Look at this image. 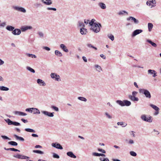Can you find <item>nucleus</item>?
Here are the masks:
<instances>
[{
    "label": "nucleus",
    "instance_id": "f257e3e1",
    "mask_svg": "<svg viewBox=\"0 0 161 161\" xmlns=\"http://www.w3.org/2000/svg\"><path fill=\"white\" fill-rule=\"evenodd\" d=\"M140 93L144 94L147 98L150 99L151 97V93L147 89H139Z\"/></svg>",
    "mask_w": 161,
    "mask_h": 161
},
{
    "label": "nucleus",
    "instance_id": "f03ea898",
    "mask_svg": "<svg viewBox=\"0 0 161 161\" xmlns=\"http://www.w3.org/2000/svg\"><path fill=\"white\" fill-rule=\"evenodd\" d=\"M138 92L136 91H133L132 92V95H129L128 97L129 99L132 101H138L139 98L136 97V95L137 94Z\"/></svg>",
    "mask_w": 161,
    "mask_h": 161
},
{
    "label": "nucleus",
    "instance_id": "7ed1b4c3",
    "mask_svg": "<svg viewBox=\"0 0 161 161\" xmlns=\"http://www.w3.org/2000/svg\"><path fill=\"white\" fill-rule=\"evenodd\" d=\"M102 27L100 23H98L96 24L95 25L91 26V29L94 32L97 33L100 31V27Z\"/></svg>",
    "mask_w": 161,
    "mask_h": 161
},
{
    "label": "nucleus",
    "instance_id": "20e7f679",
    "mask_svg": "<svg viewBox=\"0 0 161 161\" xmlns=\"http://www.w3.org/2000/svg\"><path fill=\"white\" fill-rule=\"evenodd\" d=\"M13 157L14 158H15L18 159H27L26 161H33L32 160L30 159H28L30 158L29 157H27L25 156H24L21 154H18L16 155H14L13 156Z\"/></svg>",
    "mask_w": 161,
    "mask_h": 161
},
{
    "label": "nucleus",
    "instance_id": "39448f33",
    "mask_svg": "<svg viewBox=\"0 0 161 161\" xmlns=\"http://www.w3.org/2000/svg\"><path fill=\"white\" fill-rule=\"evenodd\" d=\"M151 116H149L147 118L146 115L145 114L142 115L141 116V119L145 121L149 122H152V120L151 119Z\"/></svg>",
    "mask_w": 161,
    "mask_h": 161
},
{
    "label": "nucleus",
    "instance_id": "423d86ee",
    "mask_svg": "<svg viewBox=\"0 0 161 161\" xmlns=\"http://www.w3.org/2000/svg\"><path fill=\"white\" fill-rule=\"evenodd\" d=\"M50 76L52 78L57 81H61L60 77L59 75L55 73H52L50 74Z\"/></svg>",
    "mask_w": 161,
    "mask_h": 161
},
{
    "label": "nucleus",
    "instance_id": "0eeeda50",
    "mask_svg": "<svg viewBox=\"0 0 161 161\" xmlns=\"http://www.w3.org/2000/svg\"><path fill=\"white\" fill-rule=\"evenodd\" d=\"M156 3V2L155 0H148L146 2L147 5L151 6V8L155 7Z\"/></svg>",
    "mask_w": 161,
    "mask_h": 161
},
{
    "label": "nucleus",
    "instance_id": "6e6552de",
    "mask_svg": "<svg viewBox=\"0 0 161 161\" xmlns=\"http://www.w3.org/2000/svg\"><path fill=\"white\" fill-rule=\"evenodd\" d=\"M13 8L15 10L20 11L23 13H25L26 12V9L22 7L13 6Z\"/></svg>",
    "mask_w": 161,
    "mask_h": 161
},
{
    "label": "nucleus",
    "instance_id": "1a4fd4ad",
    "mask_svg": "<svg viewBox=\"0 0 161 161\" xmlns=\"http://www.w3.org/2000/svg\"><path fill=\"white\" fill-rule=\"evenodd\" d=\"M41 112L45 115L47 116L50 117H53L54 116V112H50L42 110Z\"/></svg>",
    "mask_w": 161,
    "mask_h": 161
},
{
    "label": "nucleus",
    "instance_id": "9d476101",
    "mask_svg": "<svg viewBox=\"0 0 161 161\" xmlns=\"http://www.w3.org/2000/svg\"><path fill=\"white\" fill-rule=\"evenodd\" d=\"M126 19L127 21L131 20L133 21L134 23L136 24H137L139 23V20L133 17L130 16L127 18Z\"/></svg>",
    "mask_w": 161,
    "mask_h": 161
},
{
    "label": "nucleus",
    "instance_id": "9b49d317",
    "mask_svg": "<svg viewBox=\"0 0 161 161\" xmlns=\"http://www.w3.org/2000/svg\"><path fill=\"white\" fill-rule=\"evenodd\" d=\"M52 146L53 147L58 149L62 150L63 149L62 146L60 144L58 143H52Z\"/></svg>",
    "mask_w": 161,
    "mask_h": 161
},
{
    "label": "nucleus",
    "instance_id": "f8f14e48",
    "mask_svg": "<svg viewBox=\"0 0 161 161\" xmlns=\"http://www.w3.org/2000/svg\"><path fill=\"white\" fill-rule=\"evenodd\" d=\"M143 31L141 29H137L134 31L132 32V37H134L137 35L139 34L140 33H142V32Z\"/></svg>",
    "mask_w": 161,
    "mask_h": 161
},
{
    "label": "nucleus",
    "instance_id": "ddd939ff",
    "mask_svg": "<svg viewBox=\"0 0 161 161\" xmlns=\"http://www.w3.org/2000/svg\"><path fill=\"white\" fill-rule=\"evenodd\" d=\"M21 33V30L19 29H15L12 32V34L14 35H19Z\"/></svg>",
    "mask_w": 161,
    "mask_h": 161
},
{
    "label": "nucleus",
    "instance_id": "4468645a",
    "mask_svg": "<svg viewBox=\"0 0 161 161\" xmlns=\"http://www.w3.org/2000/svg\"><path fill=\"white\" fill-rule=\"evenodd\" d=\"M32 27L30 26H24L21 28V30L23 32L25 31L31 29Z\"/></svg>",
    "mask_w": 161,
    "mask_h": 161
},
{
    "label": "nucleus",
    "instance_id": "2eb2a0df",
    "mask_svg": "<svg viewBox=\"0 0 161 161\" xmlns=\"http://www.w3.org/2000/svg\"><path fill=\"white\" fill-rule=\"evenodd\" d=\"M147 72L148 74L153 75V76L154 77H155L157 75H156L157 73L154 70L150 69L148 70Z\"/></svg>",
    "mask_w": 161,
    "mask_h": 161
},
{
    "label": "nucleus",
    "instance_id": "dca6fc26",
    "mask_svg": "<svg viewBox=\"0 0 161 161\" xmlns=\"http://www.w3.org/2000/svg\"><path fill=\"white\" fill-rule=\"evenodd\" d=\"M60 48L65 53H68L69 52L68 49L67 48L66 46L64 44H62L60 45Z\"/></svg>",
    "mask_w": 161,
    "mask_h": 161
},
{
    "label": "nucleus",
    "instance_id": "f3484780",
    "mask_svg": "<svg viewBox=\"0 0 161 161\" xmlns=\"http://www.w3.org/2000/svg\"><path fill=\"white\" fill-rule=\"evenodd\" d=\"M37 83L40 86H44L46 85V83L42 79H38L37 80Z\"/></svg>",
    "mask_w": 161,
    "mask_h": 161
},
{
    "label": "nucleus",
    "instance_id": "a211bd4d",
    "mask_svg": "<svg viewBox=\"0 0 161 161\" xmlns=\"http://www.w3.org/2000/svg\"><path fill=\"white\" fill-rule=\"evenodd\" d=\"M16 115L26 116L27 114L25 113L18 111H15L13 112Z\"/></svg>",
    "mask_w": 161,
    "mask_h": 161
},
{
    "label": "nucleus",
    "instance_id": "6ab92c4d",
    "mask_svg": "<svg viewBox=\"0 0 161 161\" xmlns=\"http://www.w3.org/2000/svg\"><path fill=\"white\" fill-rule=\"evenodd\" d=\"M42 2L43 3L47 5H50L53 3L52 0H46L45 1L44 0H42Z\"/></svg>",
    "mask_w": 161,
    "mask_h": 161
},
{
    "label": "nucleus",
    "instance_id": "aec40b11",
    "mask_svg": "<svg viewBox=\"0 0 161 161\" xmlns=\"http://www.w3.org/2000/svg\"><path fill=\"white\" fill-rule=\"evenodd\" d=\"M80 32L82 35H86L87 32V30L84 28H82L80 29Z\"/></svg>",
    "mask_w": 161,
    "mask_h": 161
},
{
    "label": "nucleus",
    "instance_id": "412c9836",
    "mask_svg": "<svg viewBox=\"0 0 161 161\" xmlns=\"http://www.w3.org/2000/svg\"><path fill=\"white\" fill-rule=\"evenodd\" d=\"M67 155L72 158H76V156L72 152H68L67 153Z\"/></svg>",
    "mask_w": 161,
    "mask_h": 161
},
{
    "label": "nucleus",
    "instance_id": "4be33fe9",
    "mask_svg": "<svg viewBox=\"0 0 161 161\" xmlns=\"http://www.w3.org/2000/svg\"><path fill=\"white\" fill-rule=\"evenodd\" d=\"M124 100L122 101L120 100H117L116 101V103L121 106H124Z\"/></svg>",
    "mask_w": 161,
    "mask_h": 161
},
{
    "label": "nucleus",
    "instance_id": "5701e85b",
    "mask_svg": "<svg viewBox=\"0 0 161 161\" xmlns=\"http://www.w3.org/2000/svg\"><path fill=\"white\" fill-rule=\"evenodd\" d=\"M147 42L150 44L153 47H156L157 46V45L156 43L153 42L150 39L147 40Z\"/></svg>",
    "mask_w": 161,
    "mask_h": 161
},
{
    "label": "nucleus",
    "instance_id": "b1692460",
    "mask_svg": "<svg viewBox=\"0 0 161 161\" xmlns=\"http://www.w3.org/2000/svg\"><path fill=\"white\" fill-rule=\"evenodd\" d=\"M98 6L102 9H105L106 8V5L103 3H99Z\"/></svg>",
    "mask_w": 161,
    "mask_h": 161
},
{
    "label": "nucleus",
    "instance_id": "393cba45",
    "mask_svg": "<svg viewBox=\"0 0 161 161\" xmlns=\"http://www.w3.org/2000/svg\"><path fill=\"white\" fill-rule=\"evenodd\" d=\"M95 67L96 68V70L97 71L99 72L102 71V69L100 66L98 65H95Z\"/></svg>",
    "mask_w": 161,
    "mask_h": 161
},
{
    "label": "nucleus",
    "instance_id": "a878e982",
    "mask_svg": "<svg viewBox=\"0 0 161 161\" xmlns=\"http://www.w3.org/2000/svg\"><path fill=\"white\" fill-rule=\"evenodd\" d=\"M14 136L15 137L17 140H19L21 141H24V138L21 137L19 136L16 134L14 135Z\"/></svg>",
    "mask_w": 161,
    "mask_h": 161
},
{
    "label": "nucleus",
    "instance_id": "bb28decb",
    "mask_svg": "<svg viewBox=\"0 0 161 161\" xmlns=\"http://www.w3.org/2000/svg\"><path fill=\"white\" fill-rule=\"evenodd\" d=\"M150 106L153 108L156 111H158L159 110V108L158 107H157L156 106L154 105L153 104H150Z\"/></svg>",
    "mask_w": 161,
    "mask_h": 161
},
{
    "label": "nucleus",
    "instance_id": "cd10ccee",
    "mask_svg": "<svg viewBox=\"0 0 161 161\" xmlns=\"http://www.w3.org/2000/svg\"><path fill=\"white\" fill-rule=\"evenodd\" d=\"M6 29L8 31H12L14 29V27L10 25H8L6 27Z\"/></svg>",
    "mask_w": 161,
    "mask_h": 161
},
{
    "label": "nucleus",
    "instance_id": "c85d7f7f",
    "mask_svg": "<svg viewBox=\"0 0 161 161\" xmlns=\"http://www.w3.org/2000/svg\"><path fill=\"white\" fill-rule=\"evenodd\" d=\"M125 14H126L127 15L128 14V13L125 10H121L117 13L119 15H123Z\"/></svg>",
    "mask_w": 161,
    "mask_h": 161
},
{
    "label": "nucleus",
    "instance_id": "c756f323",
    "mask_svg": "<svg viewBox=\"0 0 161 161\" xmlns=\"http://www.w3.org/2000/svg\"><path fill=\"white\" fill-rule=\"evenodd\" d=\"M55 54L58 57H61L63 56L62 53L58 50H55Z\"/></svg>",
    "mask_w": 161,
    "mask_h": 161
},
{
    "label": "nucleus",
    "instance_id": "7c9ffc66",
    "mask_svg": "<svg viewBox=\"0 0 161 161\" xmlns=\"http://www.w3.org/2000/svg\"><path fill=\"white\" fill-rule=\"evenodd\" d=\"M124 102L125 106H129L131 104V102L127 100H124Z\"/></svg>",
    "mask_w": 161,
    "mask_h": 161
},
{
    "label": "nucleus",
    "instance_id": "2f4dec72",
    "mask_svg": "<svg viewBox=\"0 0 161 161\" xmlns=\"http://www.w3.org/2000/svg\"><path fill=\"white\" fill-rule=\"evenodd\" d=\"M95 21L96 20H95V19H92L91 21L89 22V24L90 25L92 26H93V25H95L96 24H97L96 22L95 23Z\"/></svg>",
    "mask_w": 161,
    "mask_h": 161
},
{
    "label": "nucleus",
    "instance_id": "473e14b6",
    "mask_svg": "<svg viewBox=\"0 0 161 161\" xmlns=\"http://www.w3.org/2000/svg\"><path fill=\"white\" fill-rule=\"evenodd\" d=\"M153 27V25L152 23H149L148 24V30L149 31H151Z\"/></svg>",
    "mask_w": 161,
    "mask_h": 161
},
{
    "label": "nucleus",
    "instance_id": "72a5a7b5",
    "mask_svg": "<svg viewBox=\"0 0 161 161\" xmlns=\"http://www.w3.org/2000/svg\"><path fill=\"white\" fill-rule=\"evenodd\" d=\"M8 144L13 146H17L18 145V143L16 142L13 141L8 142Z\"/></svg>",
    "mask_w": 161,
    "mask_h": 161
},
{
    "label": "nucleus",
    "instance_id": "f704fd0d",
    "mask_svg": "<svg viewBox=\"0 0 161 161\" xmlns=\"http://www.w3.org/2000/svg\"><path fill=\"white\" fill-rule=\"evenodd\" d=\"M9 90V88L4 86H0V90L2 91H8Z\"/></svg>",
    "mask_w": 161,
    "mask_h": 161
},
{
    "label": "nucleus",
    "instance_id": "c9c22d12",
    "mask_svg": "<svg viewBox=\"0 0 161 161\" xmlns=\"http://www.w3.org/2000/svg\"><path fill=\"white\" fill-rule=\"evenodd\" d=\"M25 130L26 131L30 132L35 133L36 132L35 130L31 128H25Z\"/></svg>",
    "mask_w": 161,
    "mask_h": 161
},
{
    "label": "nucleus",
    "instance_id": "e433bc0d",
    "mask_svg": "<svg viewBox=\"0 0 161 161\" xmlns=\"http://www.w3.org/2000/svg\"><path fill=\"white\" fill-rule=\"evenodd\" d=\"M104 115L108 119H111L112 118V116L107 112L104 113Z\"/></svg>",
    "mask_w": 161,
    "mask_h": 161
},
{
    "label": "nucleus",
    "instance_id": "4c0bfd02",
    "mask_svg": "<svg viewBox=\"0 0 161 161\" xmlns=\"http://www.w3.org/2000/svg\"><path fill=\"white\" fill-rule=\"evenodd\" d=\"M34 108L36 109H33V113L35 114H40V112L39 110L37 108Z\"/></svg>",
    "mask_w": 161,
    "mask_h": 161
},
{
    "label": "nucleus",
    "instance_id": "58836bf2",
    "mask_svg": "<svg viewBox=\"0 0 161 161\" xmlns=\"http://www.w3.org/2000/svg\"><path fill=\"white\" fill-rule=\"evenodd\" d=\"M5 121L8 123V125H13V121H11L9 119L5 120Z\"/></svg>",
    "mask_w": 161,
    "mask_h": 161
},
{
    "label": "nucleus",
    "instance_id": "ea45409f",
    "mask_svg": "<svg viewBox=\"0 0 161 161\" xmlns=\"http://www.w3.org/2000/svg\"><path fill=\"white\" fill-rule=\"evenodd\" d=\"M78 99L80 101L85 102H86L87 100V99L86 98L82 97H78Z\"/></svg>",
    "mask_w": 161,
    "mask_h": 161
},
{
    "label": "nucleus",
    "instance_id": "a19ab883",
    "mask_svg": "<svg viewBox=\"0 0 161 161\" xmlns=\"http://www.w3.org/2000/svg\"><path fill=\"white\" fill-rule=\"evenodd\" d=\"M86 45L89 48H93L96 50H97V47H95L91 44L88 43Z\"/></svg>",
    "mask_w": 161,
    "mask_h": 161
},
{
    "label": "nucleus",
    "instance_id": "79ce46f5",
    "mask_svg": "<svg viewBox=\"0 0 161 161\" xmlns=\"http://www.w3.org/2000/svg\"><path fill=\"white\" fill-rule=\"evenodd\" d=\"M33 152L34 153H39L41 154H44V152L40 150H34L33 151Z\"/></svg>",
    "mask_w": 161,
    "mask_h": 161
},
{
    "label": "nucleus",
    "instance_id": "37998d69",
    "mask_svg": "<svg viewBox=\"0 0 161 161\" xmlns=\"http://www.w3.org/2000/svg\"><path fill=\"white\" fill-rule=\"evenodd\" d=\"M33 109L36 110V109L34 108H27L26 109L25 111L30 112L31 113L33 112Z\"/></svg>",
    "mask_w": 161,
    "mask_h": 161
},
{
    "label": "nucleus",
    "instance_id": "c03bdc74",
    "mask_svg": "<svg viewBox=\"0 0 161 161\" xmlns=\"http://www.w3.org/2000/svg\"><path fill=\"white\" fill-rule=\"evenodd\" d=\"M26 55H27L29 57H31L32 58H36V55L32 54L27 53H26Z\"/></svg>",
    "mask_w": 161,
    "mask_h": 161
},
{
    "label": "nucleus",
    "instance_id": "a18cd8bd",
    "mask_svg": "<svg viewBox=\"0 0 161 161\" xmlns=\"http://www.w3.org/2000/svg\"><path fill=\"white\" fill-rule=\"evenodd\" d=\"M26 69L28 70L29 71L33 73H35V70L32 68H31L30 67H26Z\"/></svg>",
    "mask_w": 161,
    "mask_h": 161
},
{
    "label": "nucleus",
    "instance_id": "49530a36",
    "mask_svg": "<svg viewBox=\"0 0 161 161\" xmlns=\"http://www.w3.org/2000/svg\"><path fill=\"white\" fill-rule=\"evenodd\" d=\"M51 108L56 112H58L59 111L58 108L52 105L51 106Z\"/></svg>",
    "mask_w": 161,
    "mask_h": 161
},
{
    "label": "nucleus",
    "instance_id": "de8ad7c7",
    "mask_svg": "<svg viewBox=\"0 0 161 161\" xmlns=\"http://www.w3.org/2000/svg\"><path fill=\"white\" fill-rule=\"evenodd\" d=\"M78 24L79 26L81 27L82 28H84L85 25L84 23L81 21L78 22Z\"/></svg>",
    "mask_w": 161,
    "mask_h": 161
},
{
    "label": "nucleus",
    "instance_id": "09e8293b",
    "mask_svg": "<svg viewBox=\"0 0 161 161\" xmlns=\"http://www.w3.org/2000/svg\"><path fill=\"white\" fill-rule=\"evenodd\" d=\"M108 37L111 39L112 41H113L114 40V37L112 34H108Z\"/></svg>",
    "mask_w": 161,
    "mask_h": 161
},
{
    "label": "nucleus",
    "instance_id": "8fccbe9b",
    "mask_svg": "<svg viewBox=\"0 0 161 161\" xmlns=\"http://www.w3.org/2000/svg\"><path fill=\"white\" fill-rule=\"evenodd\" d=\"M117 124L118 125H121L123 127H125L127 125V124H125V125H124L123 122H118L117 123Z\"/></svg>",
    "mask_w": 161,
    "mask_h": 161
},
{
    "label": "nucleus",
    "instance_id": "3c124183",
    "mask_svg": "<svg viewBox=\"0 0 161 161\" xmlns=\"http://www.w3.org/2000/svg\"><path fill=\"white\" fill-rule=\"evenodd\" d=\"M6 25V23L5 22H3L1 23H0V28L4 27Z\"/></svg>",
    "mask_w": 161,
    "mask_h": 161
},
{
    "label": "nucleus",
    "instance_id": "603ef678",
    "mask_svg": "<svg viewBox=\"0 0 161 161\" xmlns=\"http://www.w3.org/2000/svg\"><path fill=\"white\" fill-rule=\"evenodd\" d=\"M130 154L131 155L134 157L136 156L137 155L136 153L134 151H130Z\"/></svg>",
    "mask_w": 161,
    "mask_h": 161
},
{
    "label": "nucleus",
    "instance_id": "864d4df0",
    "mask_svg": "<svg viewBox=\"0 0 161 161\" xmlns=\"http://www.w3.org/2000/svg\"><path fill=\"white\" fill-rule=\"evenodd\" d=\"M47 10H53L54 11H56V8H50L49 7H48L47 8Z\"/></svg>",
    "mask_w": 161,
    "mask_h": 161
},
{
    "label": "nucleus",
    "instance_id": "5fc2aeb1",
    "mask_svg": "<svg viewBox=\"0 0 161 161\" xmlns=\"http://www.w3.org/2000/svg\"><path fill=\"white\" fill-rule=\"evenodd\" d=\"M53 157L54 158H59V156L56 153H53Z\"/></svg>",
    "mask_w": 161,
    "mask_h": 161
},
{
    "label": "nucleus",
    "instance_id": "6e6d98bb",
    "mask_svg": "<svg viewBox=\"0 0 161 161\" xmlns=\"http://www.w3.org/2000/svg\"><path fill=\"white\" fill-rule=\"evenodd\" d=\"M37 34H38L40 37H43L44 36V34L41 31L38 32Z\"/></svg>",
    "mask_w": 161,
    "mask_h": 161
},
{
    "label": "nucleus",
    "instance_id": "4d7b16f0",
    "mask_svg": "<svg viewBox=\"0 0 161 161\" xmlns=\"http://www.w3.org/2000/svg\"><path fill=\"white\" fill-rule=\"evenodd\" d=\"M13 125L15 126H19L20 125V124L17 122L13 121Z\"/></svg>",
    "mask_w": 161,
    "mask_h": 161
},
{
    "label": "nucleus",
    "instance_id": "13d9d810",
    "mask_svg": "<svg viewBox=\"0 0 161 161\" xmlns=\"http://www.w3.org/2000/svg\"><path fill=\"white\" fill-rule=\"evenodd\" d=\"M1 137L4 139L10 140L11 139L6 136H2Z\"/></svg>",
    "mask_w": 161,
    "mask_h": 161
},
{
    "label": "nucleus",
    "instance_id": "bf43d9fd",
    "mask_svg": "<svg viewBox=\"0 0 161 161\" xmlns=\"http://www.w3.org/2000/svg\"><path fill=\"white\" fill-rule=\"evenodd\" d=\"M97 150H98V151L101 152L102 153H106V151L104 150H103L102 149L98 148L97 149Z\"/></svg>",
    "mask_w": 161,
    "mask_h": 161
},
{
    "label": "nucleus",
    "instance_id": "052dcab7",
    "mask_svg": "<svg viewBox=\"0 0 161 161\" xmlns=\"http://www.w3.org/2000/svg\"><path fill=\"white\" fill-rule=\"evenodd\" d=\"M92 156H93L98 157V153H96V152H93V153H92Z\"/></svg>",
    "mask_w": 161,
    "mask_h": 161
},
{
    "label": "nucleus",
    "instance_id": "680f3d73",
    "mask_svg": "<svg viewBox=\"0 0 161 161\" xmlns=\"http://www.w3.org/2000/svg\"><path fill=\"white\" fill-rule=\"evenodd\" d=\"M43 48L47 51H49L50 50V48L49 47H43Z\"/></svg>",
    "mask_w": 161,
    "mask_h": 161
},
{
    "label": "nucleus",
    "instance_id": "e2e57ef3",
    "mask_svg": "<svg viewBox=\"0 0 161 161\" xmlns=\"http://www.w3.org/2000/svg\"><path fill=\"white\" fill-rule=\"evenodd\" d=\"M31 136L34 137H38V136L35 134L33 133L31 134Z\"/></svg>",
    "mask_w": 161,
    "mask_h": 161
},
{
    "label": "nucleus",
    "instance_id": "0e129e2a",
    "mask_svg": "<svg viewBox=\"0 0 161 161\" xmlns=\"http://www.w3.org/2000/svg\"><path fill=\"white\" fill-rule=\"evenodd\" d=\"M89 20L88 19L84 20V23L86 25H87V24H88V23H89Z\"/></svg>",
    "mask_w": 161,
    "mask_h": 161
},
{
    "label": "nucleus",
    "instance_id": "69168bd1",
    "mask_svg": "<svg viewBox=\"0 0 161 161\" xmlns=\"http://www.w3.org/2000/svg\"><path fill=\"white\" fill-rule=\"evenodd\" d=\"M100 56L103 59H105L106 58L105 56L103 54H100Z\"/></svg>",
    "mask_w": 161,
    "mask_h": 161
},
{
    "label": "nucleus",
    "instance_id": "338daca9",
    "mask_svg": "<svg viewBox=\"0 0 161 161\" xmlns=\"http://www.w3.org/2000/svg\"><path fill=\"white\" fill-rule=\"evenodd\" d=\"M4 63V62L3 60H2L0 58V65H3Z\"/></svg>",
    "mask_w": 161,
    "mask_h": 161
},
{
    "label": "nucleus",
    "instance_id": "774afa93",
    "mask_svg": "<svg viewBox=\"0 0 161 161\" xmlns=\"http://www.w3.org/2000/svg\"><path fill=\"white\" fill-rule=\"evenodd\" d=\"M82 59L84 62H87V59L85 57H82Z\"/></svg>",
    "mask_w": 161,
    "mask_h": 161
}]
</instances>
